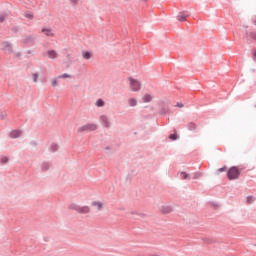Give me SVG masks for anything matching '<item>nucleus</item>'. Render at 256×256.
Listing matches in <instances>:
<instances>
[{
    "label": "nucleus",
    "mask_w": 256,
    "mask_h": 256,
    "mask_svg": "<svg viewBox=\"0 0 256 256\" xmlns=\"http://www.w3.org/2000/svg\"><path fill=\"white\" fill-rule=\"evenodd\" d=\"M241 175V170H239V168L233 166L231 167L228 172H227V176H228V179L230 181H233L235 179H239V176Z\"/></svg>",
    "instance_id": "obj_1"
},
{
    "label": "nucleus",
    "mask_w": 256,
    "mask_h": 256,
    "mask_svg": "<svg viewBox=\"0 0 256 256\" xmlns=\"http://www.w3.org/2000/svg\"><path fill=\"white\" fill-rule=\"evenodd\" d=\"M131 91L137 92L141 89V82L134 78H128Z\"/></svg>",
    "instance_id": "obj_2"
},
{
    "label": "nucleus",
    "mask_w": 256,
    "mask_h": 256,
    "mask_svg": "<svg viewBox=\"0 0 256 256\" xmlns=\"http://www.w3.org/2000/svg\"><path fill=\"white\" fill-rule=\"evenodd\" d=\"M97 126L95 124H86L78 128V133H83L85 131H96Z\"/></svg>",
    "instance_id": "obj_3"
},
{
    "label": "nucleus",
    "mask_w": 256,
    "mask_h": 256,
    "mask_svg": "<svg viewBox=\"0 0 256 256\" xmlns=\"http://www.w3.org/2000/svg\"><path fill=\"white\" fill-rule=\"evenodd\" d=\"M100 120L103 123L104 127H111V123L109 122V118H107V116H101Z\"/></svg>",
    "instance_id": "obj_4"
},
{
    "label": "nucleus",
    "mask_w": 256,
    "mask_h": 256,
    "mask_svg": "<svg viewBox=\"0 0 256 256\" xmlns=\"http://www.w3.org/2000/svg\"><path fill=\"white\" fill-rule=\"evenodd\" d=\"M47 55H48L49 59H57V57H59V54H57V51H55V50H49L47 52Z\"/></svg>",
    "instance_id": "obj_5"
},
{
    "label": "nucleus",
    "mask_w": 256,
    "mask_h": 256,
    "mask_svg": "<svg viewBox=\"0 0 256 256\" xmlns=\"http://www.w3.org/2000/svg\"><path fill=\"white\" fill-rule=\"evenodd\" d=\"M92 207H96L97 211H101L103 209V202L101 201H93Z\"/></svg>",
    "instance_id": "obj_6"
},
{
    "label": "nucleus",
    "mask_w": 256,
    "mask_h": 256,
    "mask_svg": "<svg viewBox=\"0 0 256 256\" xmlns=\"http://www.w3.org/2000/svg\"><path fill=\"white\" fill-rule=\"evenodd\" d=\"M188 17H189V15L185 14V12H182V13L178 14L177 19H178V21L184 22V21H187Z\"/></svg>",
    "instance_id": "obj_7"
},
{
    "label": "nucleus",
    "mask_w": 256,
    "mask_h": 256,
    "mask_svg": "<svg viewBox=\"0 0 256 256\" xmlns=\"http://www.w3.org/2000/svg\"><path fill=\"white\" fill-rule=\"evenodd\" d=\"M20 135H21V131H19V130H13V131L10 133V137H11L12 139H17Z\"/></svg>",
    "instance_id": "obj_8"
},
{
    "label": "nucleus",
    "mask_w": 256,
    "mask_h": 256,
    "mask_svg": "<svg viewBox=\"0 0 256 256\" xmlns=\"http://www.w3.org/2000/svg\"><path fill=\"white\" fill-rule=\"evenodd\" d=\"M162 213L167 214V213H172L173 208L171 206H162L161 209Z\"/></svg>",
    "instance_id": "obj_9"
},
{
    "label": "nucleus",
    "mask_w": 256,
    "mask_h": 256,
    "mask_svg": "<svg viewBox=\"0 0 256 256\" xmlns=\"http://www.w3.org/2000/svg\"><path fill=\"white\" fill-rule=\"evenodd\" d=\"M77 211L79 213H89L91 211V209L89 208V206H83L77 209Z\"/></svg>",
    "instance_id": "obj_10"
},
{
    "label": "nucleus",
    "mask_w": 256,
    "mask_h": 256,
    "mask_svg": "<svg viewBox=\"0 0 256 256\" xmlns=\"http://www.w3.org/2000/svg\"><path fill=\"white\" fill-rule=\"evenodd\" d=\"M128 105H129L130 107H137V99H135V98H130V99L128 100Z\"/></svg>",
    "instance_id": "obj_11"
},
{
    "label": "nucleus",
    "mask_w": 256,
    "mask_h": 256,
    "mask_svg": "<svg viewBox=\"0 0 256 256\" xmlns=\"http://www.w3.org/2000/svg\"><path fill=\"white\" fill-rule=\"evenodd\" d=\"M42 31L47 37H53V31L51 29H43Z\"/></svg>",
    "instance_id": "obj_12"
},
{
    "label": "nucleus",
    "mask_w": 256,
    "mask_h": 256,
    "mask_svg": "<svg viewBox=\"0 0 256 256\" xmlns=\"http://www.w3.org/2000/svg\"><path fill=\"white\" fill-rule=\"evenodd\" d=\"M153 99V97L149 94H146L144 97H143V101L144 103H150V101Z\"/></svg>",
    "instance_id": "obj_13"
},
{
    "label": "nucleus",
    "mask_w": 256,
    "mask_h": 256,
    "mask_svg": "<svg viewBox=\"0 0 256 256\" xmlns=\"http://www.w3.org/2000/svg\"><path fill=\"white\" fill-rule=\"evenodd\" d=\"M82 57H83L84 59H91L92 55H91L90 52H83V53H82Z\"/></svg>",
    "instance_id": "obj_14"
},
{
    "label": "nucleus",
    "mask_w": 256,
    "mask_h": 256,
    "mask_svg": "<svg viewBox=\"0 0 256 256\" xmlns=\"http://www.w3.org/2000/svg\"><path fill=\"white\" fill-rule=\"evenodd\" d=\"M58 79H71V75L69 74H62L58 76Z\"/></svg>",
    "instance_id": "obj_15"
},
{
    "label": "nucleus",
    "mask_w": 256,
    "mask_h": 256,
    "mask_svg": "<svg viewBox=\"0 0 256 256\" xmlns=\"http://www.w3.org/2000/svg\"><path fill=\"white\" fill-rule=\"evenodd\" d=\"M96 105H97V107H103V105H105V102H103V100L99 99V100H97Z\"/></svg>",
    "instance_id": "obj_16"
},
{
    "label": "nucleus",
    "mask_w": 256,
    "mask_h": 256,
    "mask_svg": "<svg viewBox=\"0 0 256 256\" xmlns=\"http://www.w3.org/2000/svg\"><path fill=\"white\" fill-rule=\"evenodd\" d=\"M27 19H33V13L31 12H26L24 15Z\"/></svg>",
    "instance_id": "obj_17"
},
{
    "label": "nucleus",
    "mask_w": 256,
    "mask_h": 256,
    "mask_svg": "<svg viewBox=\"0 0 256 256\" xmlns=\"http://www.w3.org/2000/svg\"><path fill=\"white\" fill-rule=\"evenodd\" d=\"M181 179H189V174L185 173V172H181Z\"/></svg>",
    "instance_id": "obj_18"
},
{
    "label": "nucleus",
    "mask_w": 256,
    "mask_h": 256,
    "mask_svg": "<svg viewBox=\"0 0 256 256\" xmlns=\"http://www.w3.org/2000/svg\"><path fill=\"white\" fill-rule=\"evenodd\" d=\"M169 139H171L172 141H177V134H171L169 136Z\"/></svg>",
    "instance_id": "obj_19"
},
{
    "label": "nucleus",
    "mask_w": 256,
    "mask_h": 256,
    "mask_svg": "<svg viewBox=\"0 0 256 256\" xmlns=\"http://www.w3.org/2000/svg\"><path fill=\"white\" fill-rule=\"evenodd\" d=\"M225 171H227V166L218 169V173H223Z\"/></svg>",
    "instance_id": "obj_20"
},
{
    "label": "nucleus",
    "mask_w": 256,
    "mask_h": 256,
    "mask_svg": "<svg viewBox=\"0 0 256 256\" xmlns=\"http://www.w3.org/2000/svg\"><path fill=\"white\" fill-rule=\"evenodd\" d=\"M1 163H9V158H7V157H2V158H1Z\"/></svg>",
    "instance_id": "obj_21"
},
{
    "label": "nucleus",
    "mask_w": 256,
    "mask_h": 256,
    "mask_svg": "<svg viewBox=\"0 0 256 256\" xmlns=\"http://www.w3.org/2000/svg\"><path fill=\"white\" fill-rule=\"evenodd\" d=\"M176 107H179V108L181 109V108H183V107H184V105H183V103L178 102V103L176 104Z\"/></svg>",
    "instance_id": "obj_22"
},
{
    "label": "nucleus",
    "mask_w": 256,
    "mask_h": 256,
    "mask_svg": "<svg viewBox=\"0 0 256 256\" xmlns=\"http://www.w3.org/2000/svg\"><path fill=\"white\" fill-rule=\"evenodd\" d=\"M33 77H34V83H37V79H38L39 75L33 74Z\"/></svg>",
    "instance_id": "obj_23"
},
{
    "label": "nucleus",
    "mask_w": 256,
    "mask_h": 256,
    "mask_svg": "<svg viewBox=\"0 0 256 256\" xmlns=\"http://www.w3.org/2000/svg\"><path fill=\"white\" fill-rule=\"evenodd\" d=\"M52 86H53V87H56V86H57V79L52 80Z\"/></svg>",
    "instance_id": "obj_24"
},
{
    "label": "nucleus",
    "mask_w": 256,
    "mask_h": 256,
    "mask_svg": "<svg viewBox=\"0 0 256 256\" xmlns=\"http://www.w3.org/2000/svg\"><path fill=\"white\" fill-rule=\"evenodd\" d=\"M5 21V16H0V23H3Z\"/></svg>",
    "instance_id": "obj_25"
},
{
    "label": "nucleus",
    "mask_w": 256,
    "mask_h": 256,
    "mask_svg": "<svg viewBox=\"0 0 256 256\" xmlns=\"http://www.w3.org/2000/svg\"><path fill=\"white\" fill-rule=\"evenodd\" d=\"M74 5H77L79 3V0H70Z\"/></svg>",
    "instance_id": "obj_26"
},
{
    "label": "nucleus",
    "mask_w": 256,
    "mask_h": 256,
    "mask_svg": "<svg viewBox=\"0 0 256 256\" xmlns=\"http://www.w3.org/2000/svg\"><path fill=\"white\" fill-rule=\"evenodd\" d=\"M247 201H248V203H251V202L253 201V197H251V196L248 197V198H247Z\"/></svg>",
    "instance_id": "obj_27"
},
{
    "label": "nucleus",
    "mask_w": 256,
    "mask_h": 256,
    "mask_svg": "<svg viewBox=\"0 0 256 256\" xmlns=\"http://www.w3.org/2000/svg\"><path fill=\"white\" fill-rule=\"evenodd\" d=\"M4 49H11V45L6 44V47H4Z\"/></svg>",
    "instance_id": "obj_28"
},
{
    "label": "nucleus",
    "mask_w": 256,
    "mask_h": 256,
    "mask_svg": "<svg viewBox=\"0 0 256 256\" xmlns=\"http://www.w3.org/2000/svg\"><path fill=\"white\" fill-rule=\"evenodd\" d=\"M52 147H54V148H53V151H57V145H54V146H52Z\"/></svg>",
    "instance_id": "obj_29"
},
{
    "label": "nucleus",
    "mask_w": 256,
    "mask_h": 256,
    "mask_svg": "<svg viewBox=\"0 0 256 256\" xmlns=\"http://www.w3.org/2000/svg\"><path fill=\"white\" fill-rule=\"evenodd\" d=\"M254 57H256V50L254 51Z\"/></svg>",
    "instance_id": "obj_30"
},
{
    "label": "nucleus",
    "mask_w": 256,
    "mask_h": 256,
    "mask_svg": "<svg viewBox=\"0 0 256 256\" xmlns=\"http://www.w3.org/2000/svg\"><path fill=\"white\" fill-rule=\"evenodd\" d=\"M254 39H256V36L254 37Z\"/></svg>",
    "instance_id": "obj_31"
}]
</instances>
